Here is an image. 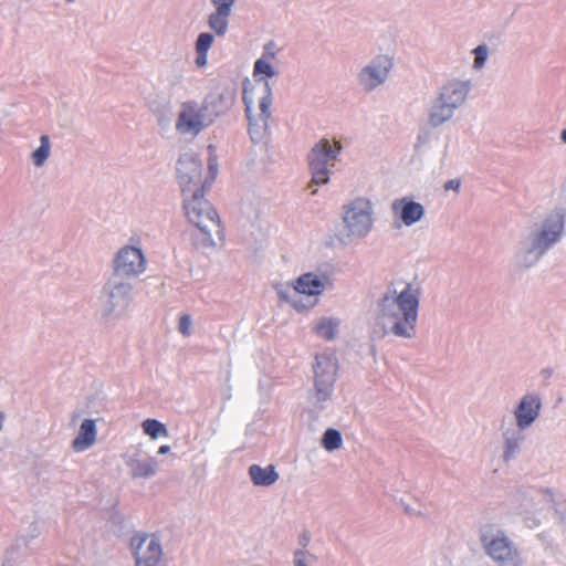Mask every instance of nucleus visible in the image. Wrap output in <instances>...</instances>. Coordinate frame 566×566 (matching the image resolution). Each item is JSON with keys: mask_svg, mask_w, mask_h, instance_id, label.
<instances>
[{"mask_svg": "<svg viewBox=\"0 0 566 566\" xmlns=\"http://www.w3.org/2000/svg\"><path fill=\"white\" fill-rule=\"evenodd\" d=\"M566 233V208L556 206L533 222L520 237L513 253L518 270H530L558 243Z\"/></svg>", "mask_w": 566, "mask_h": 566, "instance_id": "nucleus-2", "label": "nucleus"}, {"mask_svg": "<svg viewBox=\"0 0 566 566\" xmlns=\"http://www.w3.org/2000/svg\"><path fill=\"white\" fill-rule=\"evenodd\" d=\"M234 90L214 91L208 94L201 103L203 111L211 119V125L219 116L226 114L234 104Z\"/></svg>", "mask_w": 566, "mask_h": 566, "instance_id": "nucleus-19", "label": "nucleus"}, {"mask_svg": "<svg viewBox=\"0 0 566 566\" xmlns=\"http://www.w3.org/2000/svg\"><path fill=\"white\" fill-rule=\"evenodd\" d=\"M209 168H210V170H211V171H213V170H214V165H212V164L210 163Z\"/></svg>", "mask_w": 566, "mask_h": 566, "instance_id": "nucleus-47", "label": "nucleus"}, {"mask_svg": "<svg viewBox=\"0 0 566 566\" xmlns=\"http://www.w3.org/2000/svg\"><path fill=\"white\" fill-rule=\"evenodd\" d=\"M4 419H6L4 412L0 411V431L2 430Z\"/></svg>", "mask_w": 566, "mask_h": 566, "instance_id": "nucleus-45", "label": "nucleus"}, {"mask_svg": "<svg viewBox=\"0 0 566 566\" xmlns=\"http://www.w3.org/2000/svg\"><path fill=\"white\" fill-rule=\"evenodd\" d=\"M279 72L269 62V56L262 55L254 63L253 75L256 78L259 75H265L266 77L277 76Z\"/></svg>", "mask_w": 566, "mask_h": 566, "instance_id": "nucleus-30", "label": "nucleus"}, {"mask_svg": "<svg viewBox=\"0 0 566 566\" xmlns=\"http://www.w3.org/2000/svg\"><path fill=\"white\" fill-rule=\"evenodd\" d=\"M338 327V319L333 317H323L315 324L314 332L317 336L326 340H334L336 338Z\"/></svg>", "mask_w": 566, "mask_h": 566, "instance_id": "nucleus-25", "label": "nucleus"}, {"mask_svg": "<svg viewBox=\"0 0 566 566\" xmlns=\"http://www.w3.org/2000/svg\"><path fill=\"white\" fill-rule=\"evenodd\" d=\"M324 287V282L317 275L305 273L295 281L294 294L319 295Z\"/></svg>", "mask_w": 566, "mask_h": 566, "instance_id": "nucleus-24", "label": "nucleus"}, {"mask_svg": "<svg viewBox=\"0 0 566 566\" xmlns=\"http://www.w3.org/2000/svg\"><path fill=\"white\" fill-rule=\"evenodd\" d=\"M207 63V53L197 52L196 64L199 67L205 66Z\"/></svg>", "mask_w": 566, "mask_h": 566, "instance_id": "nucleus-43", "label": "nucleus"}, {"mask_svg": "<svg viewBox=\"0 0 566 566\" xmlns=\"http://www.w3.org/2000/svg\"><path fill=\"white\" fill-rule=\"evenodd\" d=\"M542 409V398L538 394L528 392L522 396L516 405L513 415L515 418V427L528 429L539 417Z\"/></svg>", "mask_w": 566, "mask_h": 566, "instance_id": "nucleus-17", "label": "nucleus"}, {"mask_svg": "<svg viewBox=\"0 0 566 566\" xmlns=\"http://www.w3.org/2000/svg\"><path fill=\"white\" fill-rule=\"evenodd\" d=\"M339 142L333 144L323 138L316 143L308 153V164L312 172V184L325 185L329 181V168L335 166V160L342 151Z\"/></svg>", "mask_w": 566, "mask_h": 566, "instance_id": "nucleus-8", "label": "nucleus"}, {"mask_svg": "<svg viewBox=\"0 0 566 566\" xmlns=\"http://www.w3.org/2000/svg\"><path fill=\"white\" fill-rule=\"evenodd\" d=\"M398 290L391 282L377 301V316L371 326V337L381 339L387 335L411 339L417 333L420 286L407 282Z\"/></svg>", "mask_w": 566, "mask_h": 566, "instance_id": "nucleus-1", "label": "nucleus"}, {"mask_svg": "<svg viewBox=\"0 0 566 566\" xmlns=\"http://www.w3.org/2000/svg\"><path fill=\"white\" fill-rule=\"evenodd\" d=\"M230 15H220L219 12H212L208 17V25L217 36H223L228 31Z\"/></svg>", "mask_w": 566, "mask_h": 566, "instance_id": "nucleus-28", "label": "nucleus"}, {"mask_svg": "<svg viewBox=\"0 0 566 566\" xmlns=\"http://www.w3.org/2000/svg\"><path fill=\"white\" fill-rule=\"evenodd\" d=\"M273 48H274V43L273 42H269L264 46V52H263L262 55L269 56V62H271V60H273L275 57V53L273 52Z\"/></svg>", "mask_w": 566, "mask_h": 566, "instance_id": "nucleus-42", "label": "nucleus"}, {"mask_svg": "<svg viewBox=\"0 0 566 566\" xmlns=\"http://www.w3.org/2000/svg\"><path fill=\"white\" fill-rule=\"evenodd\" d=\"M262 82V95L258 102V112H253V96L247 88L243 91V103L245 106V114L249 122V134L251 139L256 143L262 140L269 128V120L271 118L272 105V87L266 78H260Z\"/></svg>", "mask_w": 566, "mask_h": 566, "instance_id": "nucleus-7", "label": "nucleus"}, {"mask_svg": "<svg viewBox=\"0 0 566 566\" xmlns=\"http://www.w3.org/2000/svg\"><path fill=\"white\" fill-rule=\"evenodd\" d=\"M169 451H170V447L169 446H161L158 449V454H167Z\"/></svg>", "mask_w": 566, "mask_h": 566, "instance_id": "nucleus-44", "label": "nucleus"}, {"mask_svg": "<svg viewBox=\"0 0 566 566\" xmlns=\"http://www.w3.org/2000/svg\"><path fill=\"white\" fill-rule=\"evenodd\" d=\"M177 179L182 192L188 195L202 191V164L195 153H184L177 161Z\"/></svg>", "mask_w": 566, "mask_h": 566, "instance_id": "nucleus-13", "label": "nucleus"}, {"mask_svg": "<svg viewBox=\"0 0 566 566\" xmlns=\"http://www.w3.org/2000/svg\"><path fill=\"white\" fill-rule=\"evenodd\" d=\"M343 222L347 235L365 238L373 228V206L368 199L356 198L343 207Z\"/></svg>", "mask_w": 566, "mask_h": 566, "instance_id": "nucleus-11", "label": "nucleus"}, {"mask_svg": "<svg viewBox=\"0 0 566 566\" xmlns=\"http://www.w3.org/2000/svg\"><path fill=\"white\" fill-rule=\"evenodd\" d=\"M184 209L188 220L203 235L202 245H216L214 237L221 235L220 219L212 205L203 198V191H197L184 197Z\"/></svg>", "mask_w": 566, "mask_h": 566, "instance_id": "nucleus-5", "label": "nucleus"}, {"mask_svg": "<svg viewBox=\"0 0 566 566\" xmlns=\"http://www.w3.org/2000/svg\"><path fill=\"white\" fill-rule=\"evenodd\" d=\"M248 473L255 486H270L280 478L275 467L272 464L265 468L259 464H251L248 469Z\"/></svg>", "mask_w": 566, "mask_h": 566, "instance_id": "nucleus-23", "label": "nucleus"}, {"mask_svg": "<svg viewBox=\"0 0 566 566\" xmlns=\"http://www.w3.org/2000/svg\"><path fill=\"white\" fill-rule=\"evenodd\" d=\"M489 46L486 44L478 45L472 52L474 54V61L472 67L476 71L484 67L489 57Z\"/></svg>", "mask_w": 566, "mask_h": 566, "instance_id": "nucleus-31", "label": "nucleus"}, {"mask_svg": "<svg viewBox=\"0 0 566 566\" xmlns=\"http://www.w3.org/2000/svg\"><path fill=\"white\" fill-rule=\"evenodd\" d=\"M432 138H433V133L431 130H429V129L420 130V133L417 137L416 147L419 148V147L429 145L430 142L432 140Z\"/></svg>", "mask_w": 566, "mask_h": 566, "instance_id": "nucleus-37", "label": "nucleus"}, {"mask_svg": "<svg viewBox=\"0 0 566 566\" xmlns=\"http://www.w3.org/2000/svg\"><path fill=\"white\" fill-rule=\"evenodd\" d=\"M391 212L398 217L406 227L419 222L426 213L424 207L411 197H402L391 202Z\"/></svg>", "mask_w": 566, "mask_h": 566, "instance_id": "nucleus-20", "label": "nucleus"}, {"mask_svg": "<svg viewBox=\"0 0 566 566\" xmlns=\"http://www.w3.org/2000/svg\"><path fill=\"white\" fill-rule=\"evenodd\" d=\"M132 292V283L112 275L103 286V317H120L129 306Z\"/></svg>", "mask_w": 566, "mask_h": 566, "instance_id": "nucleus-9", "label": "nucleus"}, {"mask_svg": "<svg viewBox=\"0 0 566 566\" xmlns=\"http://www.w3.org/2000/svg\"><path fill=\"white\" fill-rule=\"evenodd\" d=\"M274 289H275L276 294L280 300L287 302V303L293 302L292 295H295L294 294V285L291 286L289 284L277 283L274 285Z\"/></svg>", "mask_w": 566, "mask_h": 566, "instance_id": "nucleus-35", "label": "nucleus"}, {"mask_svg": "<svg viewBox=\"0 0 566 566\" xmlns=\"http://www.w3.org/2000/svg\"><path fill=\"white\" fill-rule=\"evenodd\" d=\"M479 539L485 555L496 566H524L521 549L496 524H485L479 531Z\"/></svg>", "mask_w": 566, "mask_h": 566, "instance_id": "nucleus-4", "label": "nucleus"}, {"mask_svg": "<svg viewBox=\"0 0 566 566\" xmlns=\"http://www.w3.org/2000/svg\"><path fill=\"white\" fill-rule=\"evenodd\" d=\"M337 370L338 364L335 356L327 354L315 356L313 390L310 395V401L315 410H324L326 402L331 400L337 379Z\"/></svg>", "mask_w": 566, "mask_h": 566, "instance_id": "nucleus-6", "label": "nucleus"}, {"mask_svg": "<svg viewBox=\"0 0 566 566\" xmlns=\"http://www.w3.org/2000/svg\"><path fill=\"white\" fill-rule=\"evenodd\" d=\"M146 270V258L139 248L125 245L113 260V276L125 279L136 277Z\"/></svg>", "mask_w": 566, "mask_h": 566, "instance_id": "nucleus-15", "label": "nucleus"}, {"mask_svg": "<svg viewBox=\"0 0 566 566\" xmlns=\"http://www.w3.org/2000/svg\"><path fill=\"white\" fill-rule=\"evenodd\" d=\"M502 438H503V452L502 460L505 463L515 460L518 453L522 450L523 443L526 439L524 431L525 429H521L513 424L504 427L501 426Z\"/></svg>", "mask_w": 566, "mask_h": 566, "instance_id": "nucleus-21", "label": "nucleus"}, {"mask_svg": "<svg viewBox=\"0 0 566 566\" xmlns=\"http://www.w3.org/2000/svg\"><path fill=\"white\" fill-rule=\"evenodd\" d=\"M211 125V119L203 107L196 101H186L180 104L175 123L176 132L181 136L197 137Z\"/></svg>", "mask_w": 566, "mask_h": 566, "instance_id": "nucleus-12", "label": "nucleus"}, {"mask_svg": "<svg viewBox=\"0 0 566 566\" xmlns=\"http://www.w3.org/2000/svg\"><path fill=\"white\" fill-rule=\"evenodd\" d=\"M213 42V35L208 32L200 33L196 41V51L208 53Z\"/></svg>", "mask_w": 566, "mask_h": 566, "instance_id": "nucleus-33", "label": "nucleus"}, {"mask_svg": "<svg viewBox=\"0 0 566 566\" xmlns=\"http://www.w3.org/2000/svg\"><path fill=\"white\" fill-rule=\"evenodd\" d=\"M560 140L566 144V128L560 132Z\"/></svg>", "mask_w": 566, "mask_h": 566, "instance_id": "nucleus-46", "label": "nucleus"}, {"mask_svg": "<svg viewBox=\"0 0 566 566\" xmlns=\"http://www.w3.org/2000/svg\"><path fill=\"white\" fill-rule=\"evenodd\" d=\"M554 490L539 485H522L512 493V504L520 515H527L554 504Z\"/></svg>", "mask_w": 566, "mask_h": 566, "instance_id": "nucleus-10", "label": "nucleus"}, {"mask_svg": "<svg viewBox=\"0 0 566 566\" xmlns=\"http://www.w3.org/2000/svg\"><path fill=\"white\" fill-rule=\"evenodd\" d=\"M97 429L93 419H85L81 426L77 436L72 441V448L76 452H83L90 449L96 442Z\"/></svg>", "mask_w": 566, "mask_h": 566, "instance_id": "nucleus-22", "label": "nucleus"}, {"mask_svg": "<svg viewBox=\"0 0 566 566\" xmlns=\"http://www.w3.org/2000/svg\"><path fill=\"white\" fill-rule=\"evenodd\" d=\"M553 375H554V369L552 367H545V368L541 369V371H539V377L542 378L543 384L545 386H547L549 384V380L553 377Z\"/></svg>", "mask_w": 566, "mask_h": 566, "instance_id": "nucleus-40", "label": "nucleus"}, {"mask_svg": "<svg viewBox=\"0 0 566 566\" xmlns=\"http://www.w3.org/2000/svg\"><path fill=\"white\" fill-rule=\"evenodd\" d=\"M125 464L132 479H150L157 474L158 461L142 451L125 457Z\"/></svg>", "mask_w": 566, "mask_h": 566, "instance_id": "nucleus-18", "label": "nucleus"}, {"mask_svg": "<svg viewBox=\"0 0 566 566\" xmlns=\"http://www.w3.org/2000/svg\"><path fill=\"white\" fill-rule=\"evenodd\" d=\"M142 427L144 432L151 439H157L158 437H168L169 434L167 427L157 419H146L143 421Z\"/></svg>", "mask_w": 566, "mask_h": 566, "instance_id": "nucleus-27", "label": "nucleus"}, {"mask_svg": "<svg viewBox=\"0 0 566 566\" xmlns=\"http://www.w3.org/2000/svg\"><path fill=\"white\" fill-rule=\"evenodd\" d=\"M315 562L316 557L306 549H296L293 553L294 566H313Z\"/></svg>", "mask_w": 566, "mask_h": 566, "instance_id": "nucleus-32", "label": "nucleus"}, {"mask_svg": "<svg viewBox=\"0 0 566 566\" xmlns=\"http://www.w3.org/2000/svg\"><path fill=\"white\" fill-rule=\"evenodd\" d=\"M129 547L135 566H164L163 547L157 536L136 534L130 538Z\"/></svg>", "mask_w": 566, "mask_h": 566, "instance_id": "nucleus-14", "label": "nucleus"}, {"mask_svg": "<svg viewBox=\"0 0 566 566\" xmlns=\"http://www.w3.org/2000/svg\"><path fill=\"white\" fill-rule=\"evenodd\" d=\"M343 439L338 430L329 428L322 438V446L327 451H335L342 447Z\"/></svg>", "mask_w": 566, "mask_h": 566, "instance_id": "nucleus-29", "label": "nucleus"}, {"mask_svg": "<svg viewBox=\"0 0 566 566\" xmlns=\"http://www.w3.org/2000/svg\"><path fill=\"white\" fill-rule=\"evenodd\" d=\"M391 67L392 61L389 56H375L359 71L358 84L365 92H373L387 81Z\"/></svg>", "mask_w": 566, "mask_h": 566, "instance_id": "nucleus-16", "label": "nucleus"}, {"mask_svg": "<svg viewBox=\"0 0 566 566\" xmlns=\"http://www.w3.org/2000/svg\"><path fill=\"white\" fill-rule=\"evenodd\" d=\"M39 140L40 146L30 155L31 161L36 168L43 167L51 155V140L49 135H41Z\"/></svg>", "mask_w": 566, "mask_h": 566, "instance_id": "nucleus-26", "label": "nucleus"}, {"mask_svg": "<svg viewBox=\"0 0 566 566\" xmlns=\"http://www.w3.org/2000/svg\"><path fill=\"white\" fill-rule=\"evenodd\" d=\"M191 325V317L189 315H182L179 318L178 329L184 336H190Z\"/></svg>", "mask_w": 566, "mask_h": 566, "instance_id": "nucleus-36", "label": "nucleus"}, {"mask_svg": "<svg viewBox=\"0 0 566 566\" xmlns=\"http://www.w3.org/2000/svg\"><path fill=\"white\" fill-rule=\"evenodd\" d=\"M311 539H312L311 533L308 531L304 530L298 535V538H297V543L301 546L300 549H305L310 545Z\"/></svg>", "mask_w": 566, "mask_h": 566, "instance_id": "nucleus-39", "label": "nucleus"}, {"mask_svg": "<svg viewBox=\"0 0 566 566\" xmlns=\"http://www.w3.org/2000/svg\"><path fill=\"white\" fill-rule=\"evenodd\" d=\"M460 187L461 180L458 178L448 180L443 186L444 190H454L455 192L460 190Z\"/></svg>", "mask_w": 566, "mask_h": 566, "instance_id": "nucleus-41", "label": "nucleus"}, {"mask_svg": "<svg viewBox=\"0 0 566 566\" xmlns=\"http://www.w3.org/2000/svg\"><path fill=\"white\" fill-rule=\"evenodd\" d=\"M211 3L220 15H231L235 0H211Z\"/></svg>", "mask_w": 566, "mask_h": 566, "instance_id": "nucleus-34", "label": "nucleus"}, {"mask_svg": "<svg viewBox=\"0 0 566 566\" xmlns=\"http://www.w3.org/2000/svg\"><path fill=\"white\" fill-rule=\"evenodd\" d=\"M471 88L470 80L453 78L441 85L428 111L429 126L437 128L450 122L464 105Z\"/></svg>", "mask_w": 566, "mask_h": 566, "instance_id": "nucleus-3", "label": "nucleus"}, {"mask_svg": "<svg viewBox=\"0 0 566 566\" xmlns=\"http://www.w3.org/2000/svg\"><path fill=\"white\" fill-rule=\"evenodd\" d=\"M399 503L402 506L406 514H408L410 516H421L422 515V512L420 510V504L416 503L417 505H411V504L405 502L403 499H400Z\"/></svg>", "mask_w": 566, "mask_h": 566, "instance_id": "nucleus-38", "label": "nucleus"}]
</instances>
